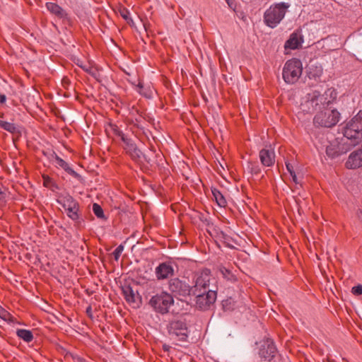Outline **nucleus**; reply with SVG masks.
<instances>
[{
	"label": "nucleus",
	"mask_w": 362,
	"mask_h": 362,
	"mask_svg": "<svg viewBox=\"0 0 362 362\" xmlns=\"http://www.w3.org/2000/svg\"><path fill=\"white\" fill-rule=\"evenodd\" d=\"M290 6V4L286 2L272 4L264 13V24L271 28L277 27L284 18Z\"/></svg>",
	"instance_id": "f257e3e1"
},
{
	"label": "nucleus",
	"mask_w": 362,
	"mask_h": 362,
	"mask_svg": "<svg viewBox=\"0 0 362 362\" xmlns=\"http://www.w3.org/2000/svg\"><path fill=\"white\" fill-rule=\"evenodd\" d=\"M344 136L349 139L354 146L362 141V110L346 124Z\"/></svg>",
	"instance_id": "f03ea898"
},
{
	"label": "nucleus",
	"mask_w": 362,
	"mask_h": 362,
	"mask_svg": "<svg viewBox=\"0 0 362 362\" xmlns=\"http://www.w3.org/2000/svg\"><path fill=\"white\" fill-rule=\"evenodd\" d=\"M329 103L330 101L327 100L324 95L317 90H313L307 93L303 98L300 108L306 113H312L317 110H321L328 106Z\"/></svg>",
	"instance_id": "7ed1b4c3"
},
{
	"label": "nucleus",
	"mask_w": 362,
	"mask_h": 362,
	"mask_svg": "<svg viewBox=\"0 0 362 362\" xmlns=\"http://www.w3.org/2000/svg\"><path fill=\"white\" fill-rule=\"evenodd\" d=\"M315 116L313 123L317 127H332L335 126L339 121L340 113L337 110H329L323 108Z\"/></svg>",
	"instance_id": "20e7f679"
},
{
	"label": "nucleus",
	"mask_w": 362,
	"mask_h": 362,
	"mask_svg": "<svg viewBox=\"0 0 362 362\" xmlns=\"http://www.w3.org/2000/svg\"><path fill=\"white\" fill-rule=\"evenodd\" d=\"M303 66L300 59L293 58L288 60L283 69V78L286 83H294L302 74Z\"/></svg>",
	"instance_id": "39448f33"
},
{
	"label": "nucleus",
	"mask_w": 362,
	"mask_h": 362,
	"mask_svg": "<svg viewBox=\"0 0 362 362\" xmlns=\"http://www.w3.org/2000/svg\"><path fill=\"white\" fill-rule=\"evenodd\" d=\"M149 304L158 313L165 314L168 313L170 308L174 304V298L166 291H161L153 296Z\"/></svg>",
	"instance_id": "423d86ee"
},
{
	"label": "nucleus",
	"mask_w": 362,
	"mask_h": 362,
	"mask_svg": "<svg viewBox=\"0 0 362 362\" xmlns=\"http://www.w3.org/2000/svg\"><path fill=\"white\" fill-rule=\"evenodd\" d=\"M354 147L349 139L344 137L340 141L334 139L326 146V154L332 158H336L342 154L346 153Z\"/></svg>",
	"instance_id": "0eeeda50"
},
{
	"label": "nucleus",
	"mask_w": 362,
	"mask_h": 362,
	"mask_svg": "<svg viewBox=\"0 0 362 362\" xmlns=\"http://www.w3.org/2000/svg\"><path fill=\"white\" fill-rule=\"evenodd\" d=\"M168 330L170 336L178 341H185L188 337V329L185 320H172L168 326Z\"/></svg>",
	"instance_id": "6e6552de"
},
{
	"label": "nucleus",
	"mask_w": 362,
	"mask_h": 362,
	"mask_svg": "<svg viewBox=\"0 0 362 362\" xmlns=\"http://www.w3.org/2000/svg\"><path fill=\"white\" fill-rule=\"evenodd\" d=\"M57 202L67 211V216L74 221L78 218V204L69 194H62L59 197Z\"/></svg>",
	"instance_id": "1a4fd4ad"
},
{
	"label": "nucleus",
	"mask_w": 362,
	"mask_h": 362,
	"mask_svg": "<svg viewBox=\"0 0 362 362\" xmlns=\"http://www.w3.org/2000/svg\"><path fill=\"white\" fill-rule=\"evenodd\" d=\"M169 290L175 296L186 297L192 294L193 288L178 278L171 279L168 282Z\"/></svg>",
	"instance_id": "9d476101"
},
{
	"label": "nucleus",
	"mask_w": 362,
	"mask_h": 362,
	"mask_svg": "<svg viewBox=\"0 0 362 362\" xmlns=\"http://www.w3.org/2000/svg\"><path fill=\"white\" fill-rule=\"evenodd\" d=\"M196 306L200 310H206L212 305L216 299V292L213 289L196 291Z\"/></svg>",
	"instance_id": "9b49d317"
},
{
	"label": "nucleus",
	"mask_w": 362,
	"mask_h": 362,
	"mask_svg": "<svg viewBox=\"0 0 362 362\" xmlns=\"http://www.w3.org/2000/svg\"><path fill=\"white\" fill-rule=\"evenodd\" d=\"M211 280V271L208 269H202L195 274L194 285L192 287V294H196V291L201 292L207 291L209 287Z\"/></svg>",
	"instance_id": "f8f14e48"
},
{
	"label": "nucleus",
	"mask_w": 362,
	"mask_h": 362,
	"mask_svg": "<svg viewBox=\"0 0 362 362\" xmlns=\"http://www.w3.org/2000/svg\"><path fill=\"white\" fill-rule=\"evenodd\" d=\"M124 149L126 152L131 156V158L135 161H140L141 158H144L145 160L148 161L146 156L138 148L134 141L129 138L124 139Z\"/></svg>",
	"instance_id": "ddd939ff"
},
{
	"label": "nucleus",
	"mask_w": 362,
	"mask_h": 362,
	"mask_svg": "<svg viewBox=\"0 0 362 362\" xmlns=\"http://www.w3.org/2000/svg\"><path fill=\"white\" fill-rule=\"evenodd\" d=\"M276 353V348L271 339H267L261 345L259 356L261 358H264V360L270 361L274 357Z\"/></svg>",
	"instance_id": "4468645a"
},
{
	"label": "nucleus",
	"mask_w": 362,
	"mask_h": 362,
	"mask_svg": "<svg viewBox=\"0 0 362 362\" xmlns=\"http://www.w3.org/2000/svg\"><path fill=\"white\" fill-rule=\"evenodd\" d=\"M155 274L158 280L167 279L174 275V269L170 262H163L156 267Z\"/></svg>",
	"instance_id": "2eb2a0df"
},
{
	"label": "nucleus",
	"mask_w": 362,
	"mask_h": 362,
	"mask_svg": "<svg viewBox=\"0 0 362 362\" xmlns=\"http://www.w3.org/2000/svg\"><path fill=\"white\" fill-rule=\"evenodd\" d=\"M346 166L349 169H355L362 166V149L352 152L346 162Z\"/></svg>",
	"instance_id": "dca6fc26"
},
{
	"label": "nucleus",
	"mask_w": 362,
	"mask_h": 362,
	"mask_svg": "<svg viewBox=\"0 0 362 362\" xmlns=\"http://www.w3.org/2000/svg\"><path fill=\"white\" fill-rule=\"evenodd\" d=\"M259 159L262 164L266 167H271L275 163V154L273 150L263 148L259 151Z\"/></svg>",
	"instance_id": "f3484780"
},
{
	"label": "nucleus",
	"mask_w": 362,
	"mask_h": 362,
	"mask_svg": "<svg viewBox=\"0 0 362 362\" xmlns=\"http://www.w3.org/2000/svg\"><path fill=\"white\" fill-rule=\"evenodd\" d=\"M303 42V40L299 34L293 33L288 40L285 42V49H297Z\"/></svg>",
	"instance_id": "a211bd4d"
},
{
	"label": "nucleus",
	"mask_w": 362,
	"mask_h": 362,
	"mask_svg": "<svg viewBox=\"0 0 362 362\" xmlns=\"http://www.w3.org/2000/svg\"><path fill=\"white\" fill-rule=\"evenodd\" d=\"M53 156L54 158L55 164L58 166L64 169L66 173L69 175H72L74 177H79L80 175L74 170L69 164L64 161L63 159L59 158L56 153H53Z\"/></svg>",
	"instance_id": "6ab92c4d"
},
{
	"label": "nucleus",
	"mask_w": 362,
	"mask_h": 362,
	"mask_svg": "<svg viewBox=\"0 0 362 362\" xmlns=\"http://www.w3.org/2000/svg\"><path fill=\"white\" fill-rule=\"evenodd\" d=\"M122 293L125 300L129 303H136L137 300L139 299L138 293L134 292L130 286L122 287Z\"/></svg>",
	"instance_id": "aec40b11"
},
{
	"label": "nucleus",
	"mask_w": 362,
	"mask_h": 362,
	"mask_svg": "<svg viewBox=\"0 0 362 362\" xmlns=\"http://www.w3.org/2000/svg\"><path fill=\"white\" fill-rule=\"evenodd\" d=\"M47 9L53 15L59 18H65L66 16V11L58 4L52 2H47L46 4Z\"/></svg>",
	"instance_id": "412c9836"
},
{
	"label": "nucleus",
	"mask_w": 362,
	"mask_h": 362,
	"mask_svg": "<svg viewBox=\"0 0 362 362\" xmlns=\"http://www.w3.org/2000/svg\"><path fill=\"white\" fill-rule=\"evenodd\" d=\"M0 127L11 134L18 132V127L12 122L0 119Z\"/></svg>",
	"instance_id": "4be33fe9"
},
{
	"label": "nucleus",
	"mask_w": 362,
	"mask_h": 362,
	"mask_svg": "<svg viewBox=\"0 0 362 362\" xmlns=\"http://www.w3.org/2000/svg\"><path fill=\"white\" fill-rule=\"evenodd\" d=\"M211 192L218 205L221 207L225 206L226 201L221 192L216 188H212Z\"/></svg>",
	"instance_id": "5701e85b"
},
{
	"label": "nucleus",
	"mask_w": 362,
	"mask_h": 362,
	"mask_svg": "<svg viewBox=\"0 0 362 362\" xmlns=\"http://www.w3.org/2000/svg\"><path fill=\"white\" fill-rule=\"evenodd\" d=\"M16 334L26 342H30L33 339L32 332L28 329H19L16 331Z\"/></svg>",
	"instance_id": "b1692460"
},
{
	"label": "nucleus",
	"mask_w": 362,
	"mask_h": 362,
	"mask_svg": "<svg viewBox=\"0 0 362 362\" xmlns=\"http://www.w3.org/2000/svg\"><path fill=\"white\" fill-rule=\"evenodd\" d=\"M120 16L130 25L134 23L133 20L130 17V12L126 8H121L119 10Z\"/></svg>",
	"instance_id": "393cba45"
},
{
	"label": "nucleus",
	"mask_w": 362,
	"mask_h": 362,
	"mask_svg": "<svg viewBox=\"0 0 362 362\" xmlns=\"http://www.w3.org/2000/svg\"><path fill=\"white\" fill-rule=\"evenodd\" d=\"M136 90L142 95L145 96L147 98H150L151 97V91L150 90H147L145 88L142 84V83L139 82L136 86Z\"/></svg>",
	"instance_id": "a878e982"
},
{
	"label": "nucleus",
	"mask_w": 362,
	"mask_h": 362,
	"mask_svg": "<svg viewBox=\"0 0 362 362\" xmlns=\"http://www.w3.org/2000/svg\"><path fill=\"white\" fill-rule=\"evenodd\" d=\"M219 272L221 274L222 276L227 280H232L233 279V274L225 267L221 266L219 267Z\"/></svg>",
	"instance_id": "bb28decb"
},
{
	"label": "nucleus",
	"mask_w": 362,
	"mask_h": 362,
	"mask_svg": "<svg viewBox=\"0 0 362 362\" xmlns=\"http://www.w3.org/2000/svg\"><path fill=\"white\" fill-rule=\"evenodd\" d=\"M93 211L94 214L99 218L105 217L102 207L97 203L93 204Z\"/></svg>",
	"instance_id": "cd10ccee"
},
{
	"label": "nucleus",
	"mask_w": 362,
	"mask_h": 362,
	"mask_svg": "<svg viewBox=\"0 0 362 362\" xmlns=\"http://www.w3.org/2000/svg\"><path fill=\"white\" fill-rule=\"evenodd\" d=\"M87 72H88L93 77H94L97 81H100V74L99 71L93 68L86 69Z\"/></svg>",
	"instance_id": "c85d7f7f"
},
{
	"label": "nucleus",
	"mask_w": 362,
	"mask_h": 362,
	"mask_svg": "<svg viewBox=\"0 0 362 362\" xmlns=\"http://www.w3.org/2000/svg\"><path fill=\"white\" fill-rule=\"evenodd\" d=\"M124 250V246L122 245H119L117 247V248L113 252V255L115 260H118L122 252Z\"/></svg>",
	"instance_id": "c756f323"
},
{
	"label": "nucleus",
	"mask_w": 362,
	"mask_h": 362,
	"mask_svg": "<svg viewBox=\"0 0 362 362\" xmlns=\"http://www.w3.org/2000/svg\"><path fill=\"white\" fill-rule=\"evenodd\" d=\"M248 168L250 170V172L252 174L257 175L260 173V168L256 164L250 163L248 165Z\"/></svg>",
	"instance_id": "7c9ffc66"
},
{
	"label": "nucleus",
	"mask_w": 362,
	"mask_h": 362,
	"mask_svg": "<svg viewBox=\"0 0 362 362\" xmlns=\"http://www.w3.org/2000/svg\"><path fill=\"white\" fill-rule=\"evenodd\" d=\"M351 292L354 295L360 296L362 294V285L358 284L356 286H354L351 289Z\"/></svg>",
	"instance_id": "2f4dec72"
},
{
	"label": "nucleus",
	"mask_w": 362,
	"mask_h": 362,
	"mask_svg": "<svg viewBox=\"0 0 362 362\" xmlns=\"http://www.w3.org/2000/svg\"><path fill=\"white\" fill-rule=\"evenodd\" d=\"M10 317V314L0 305V317L4 320H8Z\"/></svg>",
	"instance_id": "473e14b6"
},
{
	"label": "nucleus",
	"mask_w": 362,
	"mask_h": 362,
	"mask_svg": "<svg viewBox=\"0 0 362 362\" xmlns=\"http://www.w3.org/2000/svg\"><path fill=\"white\" fill-rule=\"evenodd\" d=\"M115 131V133L117 136H118L119 137L121 138L122 141L124 142V139H129V137H127L124 133L122 131H121L120 129H114Z\"/></svg>",
	"instance_id": "72a5a7b5"
},
{
	"label": "nucleus",
	"mask_w": 362,
	"mask_h": 362,
	"mask_svg": "<svg viewBox=\"0 0 362 362\" xmlns=\"http://www.w3.org/2000/svg\"><path fill=\"white\" fill-rule=\"evenodd\" d=\"M6 193L0 187V204L6 202Z\"/></svg>",
	"instance_id": "f704fd0d"
},
{
	"label": "nucleus",
	"mask_w": 362,
	"mask_h": 362,
	"mask_svg": "<svg viewBox=\"0 0 362 362\" xmlns=\"http://www.w3.org/2000/svg\"><path fill=\"white\" fill-rule=\"evenodd\" d=\"M286 167L290 175H293L295 172L293 165L289 163H286Z\"/></svg>",
	"instance_id": "c9c22d12"
},
{
	"label": "nucleus",
	"mask_w": 362,
	"mask_h": 362,
	"mask_svg": "<svg viewBox=\"0 0 362 362\" xmlns=\"http://www.w3.org/2000/svg\"><path fill=\"white\" fill-rule=\"evenodd\" d=\"M291 176L292 177V180H293V181L296 184H297V185H298V184H300V181H299V180H298V177H297V175H296V173H295V172L293 173V175H291Z\"/></svg>",
	"instance_id": "e433bc0d"
},
{
	"label": "nucleus",
	"mask_w": 362,
	"mask_h": 362,
	"mask_svg": "<svg viewBox=\"0 0 362 362\" xmlns=\"http://www.w3.org/2000/svg\"><path fill=\"white\" fill-rule=\"evenodd\" d=\"M6 97L4 94H1L0 93V103L3 104L6 102Z\"/></svg>",
	"instance_id": "4c0bfd02"
},
{
	"label": "nucleus",
	"mask_w": 362,
	"mask_h": 362,
	"mask_svg": "<svg viewBox=\"0 0 362 362\" xmlns=\"http://www.w3.org/2000/svg\"><path fill=\"white\" fill-rule=\"evenodd\" d=\"M226 1L228 4V5L229 6V7L232 8H233V2H231L230 0H228Z\"/></svg>",
	"instance_id": "58836bf2"
},
{
	"label": "nucleus",
	"mask_w": 362,
	"mask_h": 362,
	"mask_svg": "<svg viewBox=\"0 0 362 362\" xmlns=\"http://www.w3.org/2000/svg\"><path fill=\"white\" fill-rule=\"evenodd\" d=\"M86 312H87L88 313H90V312H91V308H90V307L87 308Z\"/></svg>",
	"instance_id": "ea45409f"
},
{
	"label": "nucleus",
	"mask_w": 362,
	"mask_h": 362,
	"mask_svg": "<svg viewBox=\"0 0 362 362\" xmlns=\"http://www.w3.org/2000/svg\"><path fill=\"white\" fill-rule=\"evenodd\" d=\"M360 218L361 219V221H362V211H361Z\"/></svg>",
	"instance_id": "a19ab883"
},
{
	"label": "nucleus",
	"mask_w": 362,
	"mask_h": 362,
	"mask_svg": "<svg viewBox=\"0 0 362 362\" xmlns=\"http://www.w3.org/2000/svg\"><path fill=\"white\" fill-rule=\"evenodd\" d=\"M81 362H85L86 361H85V359L81 358Z\"/></svg>",
	"instance_id": "79ce46f5"
}]
</instances>
